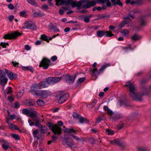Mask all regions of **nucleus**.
<instances>
[{"label": "nucleus", "instance_id": "nucleus-28", "mask_svg": "<svg viewBox=\"0 0 151 151\" xmlns=\"http://www.w3.org/2000/svg\"><path fill=\"white\" fill-rule=\"evenodd\" d=\"M121 33L124 36L127 37L129 33V31L127 29H124L121 32Z\"/></svg>", "mask_w": 151, "mask_h": 151}, {"label": "nucleus", "instance_id": "nucleus-44", "mask_svg": "<svg viewBox=\"0 0 151 151\" xmlns=\"http://www.w3.org/2000/svg\"><path fill=\"white\" fill-rule=\"evenodd\" d=\"M131 46L130 45H128L127 46L124 47L123 49L126 51H127L128 50H133V48L131 47Z\"/></svg>", "mask_w": 151, "mask_h": 151}, {"label": "nucleus", "instance_id": "nucleus-15", "mask_svg": "<svg viewBox=\"0 0 151 151\" xmlns=\"http://www.w3.org/2000/svg\"><path fill=\"white\" fill-rule=\"evenodd\" d=\"M63 144L68 147H71L73 145V142L70 137L65 138L63 140Z\"/></svg>", "mask_w": 151, "mask_h": 151}, {"label": "nucleus", "instance_id": "nucleus-45", "mask_svg": "<svg viewBox=\"0 0 151 151\" xmlns=\"http://www.w3.org/2000/svg\"><path fill=\"white\" fill-rule=\"evenodd\" d=\"M104 119V116L103 115H101L99 116L96 119V122L98 123L101 120Z\"/></svg>", "mask_w": 151, "mask_h": 151}, {"label": "nucleus", "instance_id": "nucleus-4", "mask_svg": "<svg viewBox=\"0 0 151 151\" xmlns=\"http://www.w3.org/2000/svg\"><path fill=\"white\" fill-rule=\"evenodd\" d=\"M104 109L105 111H106L107 114L109 116V118L112 119L113 121H114L116 120L119 119L118 116L115 115L114 116V112L110 109H109L107 106H104Z\"/></svg>", "mask_w": 151, "mask_h": 151}, {"label": "nucleus", "instance_id": "nucleus-62", "mask_svg": "<svg viewBox=\"0 0 151 151\" xmlns=\"http://www.w3.org/2000/svg\"><path fill=\"white\" fill-rule=\"evenodd\" d=\"M83 18L84 21L85 22L88 23L89 22L90 19L89 17H85Z\"/></svg>", "mask_w": 151, "mask_h": 151}, {"label": "nucleus", "instance_id": "nucleus-52", "mask_svg": "<svg viewBox=\"0 0 151 151\" xmlns=\"http://www.w3.org/2000/svg\"><path fill=\"white\" fill-rule=\"evenodd\" d=\"M56 5H58L59 4H63V0H56Z\"/></svg>", "mask_w": 151, "mask_h": 151}, {"label": "nucleus", "instance_id": "nucleus-16", "mask_svg": "<svg viewBox=\"0 0 151 151\" xmlns=\"http://www.w3.org/2000/svg\"><path fill=\"white\" fill-rule=\"evenodd\" d=\"M31 91H30V92H34L36 93H39L40 91L39 90L41 89L39 84H35L32 85V86Z\"/></svg>", "mask_w": 151, "mask_h": 151}, {"label": "nucleus", "instance_id": "nucleus-54", "mask_svg": "<svg viewBox=\"0 0 151 151\" xmlns=\"http://www.w3.org/2000/svg\"><path fill=\"white\" fill-rule=\"evenodd\" d=\"M8 100L10 102H13L14 100V98L13 96H8L7 97Z\"/></svg>", "mask_w": 151, "mask_h": 151}, {"label": "nucleus", "instance_id": "nucleus-1", "mask_svg": "<svg viewBox=\"0 0 151 151\" xmlns=\"http://www.w3.org/2000/svg\"><path fill=\"white\" fill-rule=\"evenodd\" d=\"M124 86L129 87L130 92L129 95L134 100L139 101H141L142 100L141 97L138 95L136 93L135 87L134 84L130 81H128Z\"/></svg>", "mask_w": 151, "mask_h": 151}, {"label": "nucleus", "instance_id": "nucleus-27", "mask_svg": "<svg viewBox=\"0 0 151 151\" xmlns=\"http://www.w3.org/2000/svg\"><path fill=\"white\" fill-rule=\"evenodd\" d=\"M41 89L48 87V85L46 81H44L39 83Z\"/></svg>", "mask_w": 151, "mask_h": 151}, {"label": "nucleus", "instance_id": "nucleus-57", "mask_svg": "<svg viewBox=\"0 0 151 151\" xmlns=\"http://www.w3.org/2000/svg\"><path fill=\"white\" fill-rule=\"evenodd\" d=\"M16 118V115L14 114H13L10 116V118H7V119H9H9H13Z\"/></svg>", "mask_w": 151, "mask_h": 151}, {"label": "nucleus", "instance_id": "nucleus-35", "mask_svg": "<svg viewBox=\"0 0 151 151\" xmlns=\"http://www.w3.org/2000/svg\"><path fill=\"white\" fill-rule=\"evenodd\" d=\"M24 93V91L23 90H21L18 92L17 95V98L20 99L21 97L23 96Z\"/></svg>", "mask_w": 151, "mask_h": 151}, {"label": "nucleus", "instance_id": "nucleus-31", "mask_svg": "<svg viewBox=\"0 0 151 151\" xmlns=\"http://www.w3.org/2000/svg\"><path fill=\"white\" fill-rule=\"evenodd\" d=\"M111 1L114 5L117 4L121 6L122 5V4L120 1V0H111Z\"/></svg>", "mask_w": 151, "mask_h": 151}, {"label": "nucleus", "instance_id": "nucleus-5", "mask_svg": "<svg viewBox=\"0 0 151 151\" xmlns=\"http://www.w3.org/2000/svg\"><path fill=\"white\" fill-rule=\"evenodd\" d=\"M84 2L83 1L81 0L80 1L78 2L73 0H67L65 2V4L67 6H69L71 5L73 7H74L76 6L80 7L82 4L81 2Z\"/></svg>", "mask_w": 151, "mask_h": 151}, {"label": "nucleus", "instance_id": "nucleus-59", "mask_svg": "<svg viewBox=\"0 0 151 151\" xmlns=\"http://www.w3.org/2000/svg\"><path fill=\"white\" fill-rule=\"evenodd\" d=\"M8 7V8L11 10H13L14 9V6L13 4H9Z\"/></svg>", "mask_w": 151, "mask_h": 151}, {"label": "nucleus", "instance_id": "nucleus-24", "mask_svg": "<svg viewBox=\"0 0 151 151\" xmlns=\"http://www.w3.org/2000/svg\"><path fill=\"white\" fill-rule=\"evenodd\" d=\"M124 19H127L121 22V25L120 27H123L125 24H128L129 22H131V20L129 19L128 17H124Z\"/></svg>", "mask_w": 151, "mask_h": 151}, {"label": "nucleus", "instance_id": "nucleus-14", "mask_svg": "<svg viewBox=\"0 0 151 151\" xmlns=\"http://www.w3.org/2000/svg\"><path fill=\"white\" fill-rule=\"evenodd\" d=\"M97 36L101 37L105 35L106 36L111 37L113 35L109 31H104L99 30L97 32Z\"/></svg>", "mask_w": 151, "mask_h": 151}, {"label": "nucleus", "instance_id": "nucleus-34", "mask_svg": "<svg viewBox=\"0 0 151 151\" xmlns=\"http://www.w3.org/2000/svg\"><path fill=\"white\" fill-rule=\"evenodd\" d=\"M49 38L50 37H49L48 36H47L46 35L44 34L42 35L41 37V38L42 39L46 41L47 42H49Z\"/></svg>", "mask_w": 151, "mask_h": 151}, {"label": "nucleus", "instance_id": "nucleus-64", "mask_svg": "<svg viewBox=\"0 0 151 151\" xmlns=\"http://www.w3.org/2000/svg\"><path fill=\"white\" fill-rule=\"evenodd\" d=\"M42 8L44 9H48V7L47 5L46 4H44L42 5Z\"/></svg>", "mask_w": 151, "mask_h": 151}, {"label": "nucleus", "instance_id": "nucleus-63", "mask_svg": "<svg viewBox=\"0 0 151 151\" xmlns=\"http://www.w3.org/2000/svg\"><path fill=\"white\" fill-rule=\"evenodd\" d=\"M25 49L27 50H29L31 49V47L28 45H26L25 46Z\"/></svg>", "mask_w": 151, "mask_h": 151}, {"label": "nucleus", "instance_id": "nucleus-17", "mask_svg": "<svg viewBox=\"0 0 151 151\" xmlns=\"http://www.w3.org/2000/svg\"><path fill=\"white\" fill-rule=\"evenodd\" d=\"M2 143V147L4 150H6L10 148V143L7 141L2 139L0 141V143Z\"/></svg>", "mask_w": 151, "mask_h": 151}, {"label": "nucleus", "instance_id": "nucleus-32", "mask_svg": "<svg viewBox=\"0 0 151 151\" xmlns=\"http://www.w3.org/2000/svg\"><path fill=\"white\" fill-rule=\"evenodd\" d=\"M109 64H106L102 66L101 68L99 70V73L102 72L107 67L110 66Z\"/></svg>", "mask_w": 151, "mask_h": 151}, {"label": "nucleus", "instance_id": "nucleus-39", "mask_svg": "<svg viewBox=\"0 0 151 151\" xmlns=\"http://www.w3.org/2000/svg\"><path fill=\"white\" fill-rule=\"evenodd\" d=\"M140 38V37L137 34H134L131 37V39L134 41L137 40Z\"/></svg>", "mask_w": 151, "mask_h": 151}, {"label": "nucleus", "instance_id": "nucleus-38", "mask_svg": "<svg viewBox=\"0 0 151 151\" xmlns=\"http://www.w3.org/2000/svg\"><path fill=\"white\" fill-rule=\"evenodd\" d=\"M62 77H52V81L53 84L58 82L60 81Z\"/></svg>", "mask_w": 151, "mask_h": 151}, {"label": "nucleus", "instance_id": "nucleus-21", "mask_svg": "<svg viewBox=\"0 0 151 151\" xmlns=\"http://www.w3.org/2000/svg\"><path fill=\"white\" fill-rule=\"evenodd\" d=\"M91 72L92 76H94L97 78V76L100 73L98 72V70L97 68H91L89 70Z\"/></svg>", "mask_w": 151, "mask_h": 151}, {"label": "nucleus", "instance_id": "nucleus-36", "mask_svg": "<svg viewBox=\"0 0 151 151\" xmlns=\"http://www.w3.org/2000/svg\"><path fill=\"white\" fill-rule=\"evenodd\" d=\"M27 2L30 4L35 6H38V4L34 0H27Z\"/></svg>", "mask_w": 151, "mask_h": 151}, {"label": "nucleus", "instance_id": "nucleus-18", "mask_svg": "<svg viewBox=\"0 0 151 151\" xmlns=\"http://www.w3.org/2000/svg\"><path fill=\"white\" fill-rule=\"evenodd\" d=\"M96 4V1L95 0H93L87 2L86 4L83 6V7L86 8H90L91 7L95 6Z\"/></svg>", "mask_w": 151, "mask_h": 151}, {"label": "nucleus", "instance_id": "nucleus-19", "mask_svg": "<svg viewBox=\"0 0 151 151\" xmlns=\"http://www.w3.org/2000/svg\"><path fill=\"white\" fill-rule=\"evenodd\" d=\"M5 72L10 80H13L17 77V75L13 74L12 72L8 71L7 69H5Z\"/></svg>", "mask_w": 151, "mask_h": 151}, {"label": "nucleus", "instance_id": "nucleus-58", "mask_svg": "<svg viewBox=\"0 0 151 151\" xmlns=\"http://www.w3.org/2000/svg\"><path fill=\"white\" fill-rule=\"evenodd\" d=\"M12 93V88L10 87H9L7 91V94H11Z\"/></svg>", "mask_w": 151, "mask_h": 151}, {"label": "nucleus", "instance_id": "nucleus-43", "mask_svg": "<svg viewBox=\"0 0 151 151\" xmlns=\"http://www.w3.org/2000/svg\"><path fill=\"white\" fill-rule=\"evenodd\" d=\"M37 103L39 106H42L44 105L43 101L40 99H38L37 102Z\"/></svg>", "mask_w": 151, "mask_h": 151}, {"label": "nucleus", "instance_id": "nucleus-37", "mask_svg": "<svg viewBox=\"0 0 151 151\" xmlns=\"http://www.w3.org/2000/svg\"><path fill=\"white\" fill-rule=\"evenodd\" d=\"M96 102L97 100L96 99H94L91 104L87 105V106L90 108H92L96 105Z\"/></svg>", "mask_w": 151, "mask_h": 151}, {"label": "nucleus", "instance_id": "nucleus-13", "mask_svg": "<svg viewBox=\"0 0 151 151\" xmlns=\"http://www.w3.org/2000/svg\"><path fill=\"white\" fill-rule=\"evenodd\" d=\"M63 130L65 132L70 133V135L71 136H72L74 139L76 140H77L78 141L80 140V139L77 136H75L72 134V133L76 134L77 132L73 128H66L65 129H63Z\"/></svg>", "mask_w": 151, "mask_h": 151}, {"label": "nucleus", "instance_id": "nucleus-48", "mask_svg": "<svg viewBox=\"0 0 151 151\" xmlns=\"http://www.w3.org/2000/svg\"><path fill=\"white\" fill-rule=\"evenodd\" d=\"M106 131L108 135H113L114 133V131L109 129H106Z\"/></svg>", "mask_w": 151, "mask_h": 151}, {"label": "nucleus", "instance_id": "nucleus-2", "mask_svg": "<svg viewBox=\"0 0 151 151\" xmlns=\"http://www.w3.org/2000/svg\"><path fill=\"white\" fill-rule=\"evenodd\" d=\"M50 129H51L55 134H60L61 132V129L56 124L50 122H48L47 124Z\"/></svg>", "mask_w": 151, "mask_h": 151}, {"label": "nucleus", "instance_id": "nucleus-41", "mask_svg": "<svg viewBox=\"0 0 151 151\" xmlns=\"http://www.w3.org/2000/svg\"><path fill=\"white\" fill-rule=\"evenodd\" d=\"M140 24L141 26H145L147 24L145 20L144 19H141L140 20Z\"/></svg>", "mask_w": 151, "mask_h": 151}, {"label": "nucleus", "instance_id": "nucleus-56", "mask_svg": "<svg viewBox=\"0 0 151 151\" xmlns=\"http://www.w3.org/2000/svg\"><path fill=\"white\" fill-rule=\"evenodd\" d=\"M14 108L15 109L18 108L20 106V104L18 102H15L14 103Z\"/></svg>", "mask_w": 151, "mask_h": 151}, {"label": "nucleus", "instance_id": "nucleus-60", "mask_svg": "<svg viewBox=\"0 0 151 151\" xmlns=\"http://www.w3.org/2000/svg\"><path fill=\"white\" fill-rule=\"evenodd\" d=\"M14 18V16L12 15H10L8 17V19L10 22H12Z\"/></svg>", "mask_w": 151, "mask_h": 151}, {"label": "nucleus", "instance_id": "nucleus-50", "mask_svg": "<svg viewBox=\"0 0 151 151\" xmlns=\"http://www.w3.org/2000/svg\"><path fill=\"white\" fill-rule=\"evenodd\" d=\"M11 135L15 139H19V135L15 134H11Z\"/></svg>", "mask_w": 151, "mask_h": 151}, {"label": "nucleus", "instance_id": "nucleus-40", "mask_svg": "<svg viewBox=\"0 0 151 151\" xmlns=\"http://www.w3.org/2000/svg\"><path fill=\"white\" fill-rule=\"evenodd\" d=\"M86 80V78L84 77L79 78L77 82V84L78 85H80L81 83L83 82Z\"/></svg>", "mask_w": 151, "mask_h": 151}, {"label": "nucleus", "instance_id": "nucleus-53", "mask_svg": "<svg viewBox=\"0 0 151 151\" xmlns=\"http://www.w3.org/2000/svg\"><path fill=\"white\" fill-rule=\"evenodd\" d=\"M138 151H149L148 150L142 147H138Z\"/></svg>", "mask_w": 151, "mask_h": 151}, {"label": "nucleus", "instance_id": "nucleus-51", "mask_svg": "<svg viewBox=\"0 0 151 151\" xmlns=\"http://www.w3.org/2000/svg\"><path fill=\"white\" fill-rule=\"evenodd\" d=\"M123 125L124 123L122 122H121L117 125L118 129H122L123 126Z\"/></svg>", "mask_w": 151, "mask_h": 151}, {"label": "nucleus", "instance_id": "nucleus-7", "mask_svg": "<svg viewBox=\"0 0 151 151\" xmlns=\"http://www.w3.org/2000/svg\"><path fill=\"white\" fill-rule=\"evenodd\" d=\"M22 35L21 33L18 32H15L11 33H8L5 35L3 37V38L5 39L10 40L12 39H15L17 37Z\"/></svg>", "mask_w": 151, "mask_h": 151}, {"label": "nucleus", "instance_id": "nucleus-10", "mask_svg": "<svg viewBox=\"0 0 151 151\" xmlns=\"http://www.w3.org/2000/svg\"><path fill=\"white\" fill-rule=\"evenodd\" d=\"M109 142L111 145H119L122 147H124L126 146L125 142L119 139H115L113 140H109Z\"/></svg>", "mask_w": 151, "mask_h": 151}, {"label": "nucleus", "instance_id": "nucleus-9", "mask_svg": "<svg viewBox=\"0 0 151 151\" xmlns=\"http://www.w3.org/2000/svg\"><path fill=\"white\" fill-rule=\"evenodd\" d=\"M50 92L47 90H41L39 93H36L35 95L41 98H46L50 95Z\"/></svg>", "mask_w": 151, "mask_h": 151}, {"label": "nucleus", "instance_id": "nucleus-20", "mask_svg": "<svg viewBox=\"0 0 151 151\" xmlns=\"http://www.w3.org/2000/svg\"><path fill=\"white\" fill-rule=\"evenodd\" d=\"M6 123L8 124V127L10 129L16 130L19 129L15 125L9 122V119H7Z\"/></svg>", "mask_w": 151, "mask_h": 151}, {"label": "nucleus", "instance_id": "nucleus-6", "mask_svg": "<svg viewBox=\"0 0 151 151\" xmlns=\"http://www.w3.org/2000/svg\"><path fill=\"white\" fill-rule=\"evenodd\" d=\"M79 74V73L77 72L75 74L74 76H71L68 75H63L62 77V78L65 80L69 84H70L74 82L75 78Z\"/></svg>", "mask_w": 151, "mask_h": 151}, {"label": "nucleus", "instance_id": "nucleus-49", "mask_svg": "<svg viewBox=\"0 0 151 151\" xmlns=\"http://www.w3.org/2000/svg\"><path fill=\"white\" fill-rule=\"evenodd\" d=\"M73 116L74 118L77 119H78L81 117V116L80 115L76 113H74L73 114Z\"/></svg>", "mask_w": 151, "mask_h": 151}, {"label": "nucleus", "instance_id": "nucleus-3", "mask_svg": "<svg viewBox=\"0 0 151 151\" xmlns=\"http://www.w3.org/2000/svg\"><path fill=\"white\" fill-rule=\"evenodd\" d=\"M8 79L5 77V73L3 70H0V85L3 87V91L5 93V91L4 90V87L6 84Z\"/></svg>", "mask_w": 151, "mask_h": 151}, {"label": "nucleus", "instance_id": "nucleus-25", "mask_svg": "<svg viewBox=\"0 0 151 151\" xmlns=\"http://www.w3.org/2000/svg\"><path fill=\"white\" fill-rule=\"evenodd\" d=\"M44 15V13L41 12H36L33 14L32 16L34 17H41Z\"/></svg>", "mask_w": 151, "mask_h": 151}, {"label": "nucleus", "instance_id": "nucleus-47", "mask_svg": "<svg viewBox=\"0 0 151 151\" xmlns=\"http://www.w3.org/2000/svg\"><path fill=\"white\" fill-rule=\"evenodd\" d=\"M20 15L22 17H26L27 16L26 12L25 11H22L19 12Z\"/></svg>", "mask_w": 151, "mask_h": 151}, {"label": "nucleus", "instance_id": "nucleus-12", "mask_svg": "<svg viewBox=\"0 0 151 151\" xmlns=\"http://www.w3.org/2000/svg\"><path fill=\"white\" fill-rule=\"evenodd\" d=\"M50 62V61L49 60L46 58H44L41 61L39 67H42L45 69H47L49 66Z\"/></svg>", "mask_w": 151, "mask_h": 151}, {"label": "nucleus", "instance_id": "nucleus-33", "mask_svg": "<svg viewBox=\"0 0 151 151\" xmlns=\"http://www.w3.org/2000/svg\"><path fill=\"white\" fill-rule=\"evenodd\" d=\"M99 2L102 4L106 3V5L107 6H111V3L109 1V0H99Z\"/></svg>", "mask_w": 151, "mask_h": 151}, {"label": "nucleus", "instance_id": "nucleus-46", "mask_svg": "<svg viewBox=\"0 0 151 151\" xmlns=\"http://www.w3.org/2000/svg\"><path fill=\"white\" fill-rule=\"evenodd\" d=\"M30 109L28 110L26 109H24L22 110V113L28 116Z\"/></svg>", "mask_w": 151, "mask_h": 151}, {"label": "nucleus", "instance_id": "nucleus-23", "mask_svg": "<svg viewBox=\"0 0 151 151\" xmlns=\"http://www.w3.org/2000/svg\"><path fill=\"white\" fill-rule=\"evenodd\" d=\"M32 109H30L28 116L31 117L32 118L35 116L37 115V112L36 111H32Z\"/></svg>", "mask_w": 151, "mask_h": 151}, {"label": "nucleus", "instance_id": "nucleus-55", "mask_svg": "<svg viewBox=\"0 0 151 151\" xmlns=\"http://www.w3.org/2000/svg\"><path fill=\"white\" fill-rule=\"evenodd\" d=\"M38 130L37 129L34 130L33 132V134L35 137H37V135L38 134Z\"/></svg>", "mask_w": 151, "mask_h": 151}, {"label": "nucleus", "instance_id": "nucleus-30", "mask_svg": "<svg viewBox=\"0 0 151 151\" xmlns=\"http://www.w3.org/2000/svg\"><path fill=\"white\" fill-rule=\"evenodd\" d=\"M32 119L35 122V125L36 126H38L40 122V120L38 119V117L36 116L33 117Z\"/></svg>", "mask_w": 151, "mask_h": 151}, {"label": "nucleus", "instance_id": "nucleus-29", "mask_svg": "<svg viewBox=\"0 0 151 151\" xmlns=\"http://www.w3.org/2000/svg\"><path fill=\"white\" fill-rule=\"evenodd\" d=\"M79 122L81 123L89 122V121L87 119L81 116L79 119Z\"/></svg>", "mask_w": 151, "mask_h": 151}, {"label": "nucleus", "instance_id": "nucleus-61", "mask_svg": "<svg viewBox=\"0 0 151 151\" xmlns=\"http://www.w3.org/2000/svg\"><path fill=\"white\" fill-rule=\"evenodd\" d=\"M88 141L91 143L94 144L95 142V140L93 138H89L88 139Z\"/></svg>", "mask_w": 151, "mask_h": 151}, {"label": "nucleus", "instance_id": "nucleus-11", "mask_svg": "<svg viewBox=\"0 0 151 151\" xmlns=\"http://www.w3.org/2000/svg\"><path fill=\"white\" fill-rule=\"evenodd\" d=\"M58 95L60 98L58 101V103L61 104L66 101L69 97V95L68 93L63 94L62 92H60L58 93Z\"/></svg>", "mask_w": 151, "mask_h": 151}, {"label": "nucleus", "instance_id": "nucleus-26", "mask_svg": "<svg viewBox=\"0 0 151 151\" xmlns=\"http://www.w3.org/2000/svg\"><path fill=\"white\" fill-rule=\"evenodd\" d=\"M24 103L27 106H33L35 104V102L33 101H30L29 100H24Z\"/></svg>", "mask_w": 151, "mask_h": 151}, {"label": "nucleus", "instance_id": "nucleus-22", "mask_svg": "<svg viewBox=\"0 0 151 151\" xmlns=\"http://www.w3.org/2000/svg\"><path fill=\"white\" fill-rule=\"evenodd\" d=\"M38 127L39 128L41 132L42 133H45L47 130V129L46 127L45 126H42L41 124L39 125Z\"/></svg>", "mask_w": 151, "mask_h": 151}, {"label": "nucleus", "instance_id": "nucleus-8", "mask_svg": "<svg viewBox=\"0 0 151 151\" xmlns=\"http://www.w3.org/2000/svg\"><path fill=\"white\" fill-rule=\"evenodd\" d=\"M23 25L22 28L24 29H27L34 30L36 29V27L35 24L30 21H25Z\"/></svg>", "mask_w": 151, "mask_h": 151}, {"label": "nucleus", "instance_id": "nucleus-42", "mask_svg": "<svg viewBox=\"0 0 151 151\" xmlns=\"http://www.w3.org/2000/svg\"><path fill=\"white\" fill-rule=\"evenodd\" d=\"M46 82L48 84H53L52 77H50L46 79Z\"/></svg>", "mask_w": 151, "mask_h": 151}]
</instances>
